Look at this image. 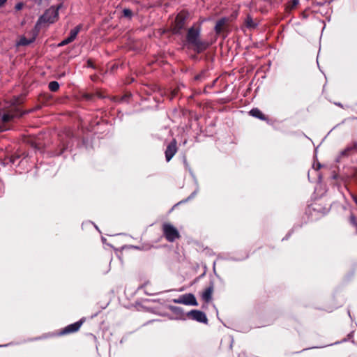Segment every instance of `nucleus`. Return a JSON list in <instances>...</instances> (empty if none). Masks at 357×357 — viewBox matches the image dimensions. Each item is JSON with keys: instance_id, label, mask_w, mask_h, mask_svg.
<instances>
[{"instance_id": "1", "label": "nucleus", "mask_w": 357, "mask_h": 357, "mask_svg": "<svg viewBox=\"0 0 357 357\" xmlns=\"http://www.w3.org/2000/svg\"><path fill=\"white\" fill-rule=\"evenodd\" d=\"M162 232L169 242H174L180 238L178 229L170 223L165 222L162 225Z\"/></svg>"}, {"instance_id": "2", "label": "nucleus", "mask_w": 357, "mask_h": 357, "mask_svg": "<svg viewBox=\"0 0 357 357\" xmlns=\"http://www.w3.org/2000/svg\"><path fill=\"white\" fill-rule=\"evenodd\" d=\"M199 30L198 29L191 28L188 31V41L197 49H204L206 47L204 43L199 40Z\"/></svg>"}, {"instance_id": "3", "label": "nucleus", "mask_w": 357, "mask_h": 357, "mask_svg": "<svg viewBox=\"0 0 357 357\" xmlns=\"http://www.w3.org/2000/svg\"><path fill=\"white\" fill-rule=\"evenodd\" d=\"M61 142L63 146L62 151L57 153V155H61L64 150H70L71 151L73 145V141H74V137L73 133L70 130H66L64 132L61 134L60 135Z\"/></svg>"}, {"instance_id": "4", "label": "nucleus", "mask_w": 357, "mask_h": 357, "mask_svg": "<svg viewBox=\"0 0 357 357\" xmlns=\"http://www.w3.org/2000/svg\"><path fill=\"white\" fill-rule=\"evenodd\" d=\"M59 13L57 9L50 8L47 12L40 17L36 27L40 26L43 22H48L50 24L54 22L58 18Z\"/></svg>"}, {"instance_id": "5", "label": "nucleus", "mask_w": 357, "mask_h": 357, "mask_svg": "<svg viewBox=\"0 0 357 357\" xmlns=\"http://www.w3.org/2000/svg\"><path fill=\"white\" fill-rule=\"evenodd\" d=\"M174 303L184 304L186 305L197 306L198 303L195 296L192 294H185L180 296L178 298L172 301Z\"/></svg>"}, {"instance_id": "6", "label": "nucleus", "mask_w": 357, "mask_h": 357, "mask_svg": "<svg viewBox=\"0 0 357 357\" xmlns=\"http://www.w3.org/2000/svg\"><path fill=\"white\" fill-rule=\"evenodd\" d=\"M13 113H0V132L10 129V123L14 119Z\"/></svg>"}, {"instance_id": "7", "label": "nucleus", "mask_w": 357, "mask_h": 357, "mask_svg": "<svg viewBox=\"0 0 357 357\" xmlns=\"http://www.w3.org/2000/svg\"><path fill=\"white\" fill-rule=\"evenodd\" d=\"M186 315L192 320H195L199 323L206 324L208 321L206 314L198 310H192L189 311Z\"/></svg>"}, {"instance_id": "8", "label": "nucleus", "mask_w": 357, "mask_h": 357, "mask_svg": "<svg viewBox=\"0 0 357 357\" xmlns=\"http://www.w3.org/2000/svg\"><path fill=\"white\" fill-rule=\"evenodd\" d=\"M84 321L85 318H82L80 320L73 324L68 325L59 332V335H63L77 332V331H79Z\"/></svg>"}, {"instance_id": "9", "label": "nucleus", "mask_w": 357, "mask_h": 357, "mask_svg": "<svg viewBox=\"0 0 357 357\" xmlns=\"http://www.w3.org/2000/svg\"><path fill=\"white\" fill-rule=\"evenodd\" d=\"M177 142L174 139L167 146L165 154L167 162H169L177 152Z\"/></svg>"}, {"instance_id": "10", "label": "nucleus", "mask_w": 357, "mask_h": 357, "mask_svg": "<svg viewBox=\"0 0 357 357\" xmlns=\"http://www.w3.org/2000/svg\"><path fill=\"white\" fill-rule=\"evenodd\" d=\"M185 15L183 13H179L176 17L174 25L173 26V31L176 33L178 32L184 26V21Z\"/></svg>"}, {"instance_id": "11", "label": "nucleus", "mask_w": 357, "mask_h": 357, "mask_svg": "<svg viewBox=\"0 0 357 357\" xmlns=\"http://www.w3.org/2000/svg\"><path fill=\"white\" fill-rule=\"evenodd\" d=\"M213 291V283L211 282V284L205 289V290L202 294V298L206 303H209L212 300V294Z\"/></svg>"}, {"instance_id": "12", "label": "nucleus", "mask_w": 357, "mask_h": 357, "mask_svg": "<svg viewBox=\"0 0 357 357\" xmlns=\"http://www.w3.org/2000/svg\"><path fill=\"white\" fill-rule=\"evenodd\" d=\"M79 30L80 27L79 26L75 27L74 29L71 30L70 36H68L66 39L63 40L61 43H59V46H63L73 41L76 38Z\"/></svg>"}, {"instance_id": "13", "label": "nucleus", "mask_w": 357, "mask_h": 357, "mask_svg": "<svg viewBox=\"0 0 357 357\" xmlns=\"http://www.w3.org/2000/svg\"><path fill=\"white\" fill-rule=\"evenodd\" d=\"M357 149V142H354L351 144L347 146L343 151H341L342 156H348L351 151Z\"/></svg>"}, {"instance_id": "14", "label": "nucleus", "mask_w": 357, "mask_h": 357, "mask_svg": "<svg viewBox=\"0 0 357 357\" xmlns=\"http://www.w3.org/2000/svg\"><path fill=\"white\" fill-rule=\"evenodd\" d=\"M227 22V20L226 18H222L218 21L216 25H215V31L217 33H220L223 29L224 27Z\"/></svg>"}, {"instance_id": "15", "label": "nucleus", "mask_w": 357, "mask_h": 357, "mask_svg": "<svg viewBox=\"0 0 357 357\" xmlns=\"http://www.w3.org/2000/svg\"><path fill=\"white\" fill-rule=\"evenodd\" d=\"M34 38H35L33 37L30 39H26L25 37L21 36L20 38L19 41L17 43V45H27L31 43L34 40Z\"/></svg>"}, {"instance_id": "16", "label": "nucleus", "mask_w": 357, "mask_h": 357, "mask_svg": "<svg viewBox=\"0 0 357 357\" xmlns=\"http://www.w3.org/2000/svg\"><path fill=\"white\" fill-rule=\"evenodd\" d=\"M170 309H171L172 312H174L175 314L179 315L181 317L184 315V312H183V309L180 307L172 306L170 307Z\"/></svg>"}, {"instance_id": "17", "label": "nucleus", "mask_w": 357, "mask_h": 357, "mask_svg": "<svg viewBox=\"0 0 357 357\" xmlns=\"http://www.w3.org/2000/svg\"><path fill=\"white\" fill-rule=\"evenodd\" d=\"M299 0H292V1L287 6V10L291 11V10L294 9L297 6Z\"/></svg>"}, {"instance_id": "18", "label": "nucleus", "mask_w": 357, "mask_h": 357, "mask_svg": "<svg viewBox=\"0 0 357 357\" xmlns=\"http://www.w3.org/2000/svg\"><path fill=\"white\" fill-rule=\"evenodd\" d=\"M251 116L259 119L263 121H268V119L264 113H250Z\"/></svg>"}, {"instance_id": "19", "label": "nucleus", "mask_w": 357, "mask_h": 357, "mask_svg": "<svg viewBox=\"0 0 357 357\" xmlns=\"http://www.w3.org/2000/svg\"><path fill=\"white\" fill-rule=\"evenodd\" d=\"M59 88V84L57 82L53 81L50 82L49 84V89L52 91H56Z\"/></svg>"}, {"instance_id": "20", "label": "nucleus", "mask_w": 357, "mask_h": 357, "mask_svg": "<svg viewBox=\"0 0 357 357\" xmlns=\"http://www.w3.org/2000/svg\"><path fill=\"white\" fill-rule=\"evenodd\" d=\"M123 16L126 17L130 18L132 16V11L128 8H125L123 10Z\"/></svg>"}, {"instance_id": "21", "label": "nucleus", "mask_w": 357, "mask_h": 357, "mask_svg": "<svg viewBox=\"0 0 357 357\" xmlns=\"http://www.w3.org/2000/svg\"><path fill=\"white\" fill-rule=\"evenodd\" d=\"M199 188H197L193 192L191 193V195L185 200L183 201V202H186L192 199L193 197H195V195L197 194Z\"/></svg>"}, {"instance_id": "22", "label": "nucleus", "mask_w": 357, "mask_h": 357, "mask_svg": "<svg viewBox=\"0 0 357 357\" xmlns=\"http://www.w3.org/2000/svg\"><path fill=\"white\" fill-rule=\"evenodd\" d=\"M246 24L248 27H255V24H254V22H252V20L250 19V18H248L247 20H246Z\"/></svg>"}, {"instance_id": "23", "label": "nucleus", "mask_w": 357, "mask_h": 357, "mask_svg": "<svg viewBox=\"0 0 357 357\" xmlns=\"http://www.w3.org/2000/svg\"><path fill=\"white\" fill-rule=\"evenodd\" d=\"M350 221H351V223L355 226L356 227V224H357V222L356 220V217L354 215H351V217H350Z\"/></svg>"}, {"instance_id": "24", "label": "nucleus", "mask_w": 357, "mask_h": 357, "mask_svg": "<svg viewBox=\"0 0 357 357\" xmlns=\"http://www.w3.org/2000/svg\"><path fill=\"white\" fill-rule=\"evenodd\" d=\"M24 7V3H17L16 5H15V8L17 10H20L21 9H22V8Z\"/></svg>"}, {"instance_id": "25", "label": "nucleus", "mask_w": 357, "mask_h": 357, "mask_svg": "<svg viewBox=\"0 0 357 357\" xmlns=\"http://www.w3.org/2000/svg\"><path fill=\"white\" fill-rule=\"evenodd\" d=\"M20 99H19V98H15V99L12 101V102H11V104H12V105H17V104H20Z\"/></svg>"}, {"instance_id": "26", "label": "nucleus", "mask_w": 357, "mask_h": 357, "mask_svg": "<svg viewBox=\"0 0 357 357\" xmlns=\"http://www.w3.org/2000/svg\"><path fill=\"white\" fill-rule=\"evenodd\" d=\"M177 92H178V89H174V90H173V91L171 92V98H172L173 97H174V96L177 94Z\"/></svg>"}, {"instance_id": "27", "label": "nucleus", "mask_w": 357, "mask_h": 357, "mask_svg": "<svg viewBox=\"0 0 357 357\" xmlns=\"http://www.w3.org/2000/svg\"><path fill=\"white\" fill-rule=\"evenodd\" d=\"M313 167L316 169V170H318L320 167H321V165L319 163H318L316 166L315 165H313Z\"/></svg>"}, {"instance_id": "28", "label": "nucleus", "mask_w": 357, "mask_h": 357, "mask_svg": "<svg viewBox=\"0 0 357 357\" xmlns=\"http://www.w3.org/2000/svg\"><path fill=\"white\" fill-rule=\"evenodd\" d=\"M100 125V122L99 121H96V122H94V123H92L91 127L93 128L94 126H99Z\"/></svg>"}, {"instance_id": "29", "label": "nucleus", "mask_w": 357, "mask_h": 357, "mask_svg": "<svg viewBox=\"0 0 357 357\" xmlns=\"http://www.w3.org/2000/svg\"><path fill=\"white\" fill-rule=\"evenodd\" d=\"M7 0H0V6H3Z\"/></svg>"}, {"instance_id": "30", "label": "nucleus", "mask_w": 357, "mask_h": 357, "mask_svg": "<svg viewBox=\"0 0 357 357\" xmlns=\"http://www.w3.org/2000/svg\"><path fill=\"white\" fill-rule=\"evenodd\" d=\"M353 200L354 201V202L356 203V204L357 205V197L356 196H353Z\"/></svg>"}, {"instance_id": "31", "label": "nucleus", "mask_w": 357, "mask_h": 357, "mask_svg": "<svg viewBox=\"0 0 357 357\" xmlns=\"http://www.w3.org/2000/svg\"><path fill=\"white\" fill-rule=\"evenodd\" d=\"M83 96L86 98H89L90 97V95L84 94V95H83Z\"/></svg>"}, {"instance_id": "32", "label": "nucleus", "mask_w": 357, "mask_h": 357, "mask_svg": "<svg viewBox=\"0 0 357 357\" xmlns=\"http://www.w3.org/2000/svg\"><path fill=\"white\" fill-rule=\"evenodd\" d=\"M289 235H290L289 234L288 235H287L285 238H282V241H284V239H287L289 238Z\"/></svg>"}, {"instance_id": "33", "label": "nucleus", "mask_w": 357, "mask_h": 357, "mask_svg": "<svg viewBox=\"0 0 357 357\" xmlns=\"http://www.w3.org/2000/svg\"><path fill=\"white\" fill-rule=\"evenodd\" d=\"M88 64H89V66H92V63H91V62L90 61H88Z\"/></svg>"}]
</instances>
